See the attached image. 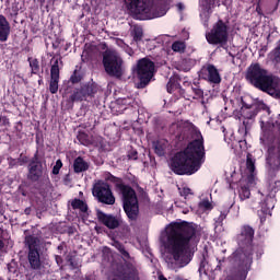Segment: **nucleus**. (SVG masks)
Segmentation results:
<instances>
[{"label": "nucleus", "mask_w": 280, "mask_h": 280, "mask_svg": "<svg viewBox=\"0 0 280 280\" xmlns=\"http://www.w3.org/2000/svg\"><path fill=\"white\" fill-rule=\"evenodd\" d=\"M255 229L248 224H244L240 228L235 242L237 248L229 257L232 266V275L237 280H246L248 272L253 266V255H255Z\"/></svg>", "instance_id": "1"}, {"label": "nucleus", "mask_w": 280, "mask_h": 280, "mask_svg": "<svg viewBox=\"0 0 280 280\" xmlns=\"http://www.w3.org/2000/svg\"><path fill=\"white\" fill-rule=\"evenodd\" d=\"M207 159L205 150V138L200 131L197 138L188 142L187 147L177 152L171 160V170L177 176H191L196 174Z\"/></svg>", "instance_id": "2"}, {"label": "nucleus", "mask_w": 280, "mask_h": 280, "mask_svg": "<svg viewBox=\"0 0 280 280\" xmlns=\"http://www.w3.org/2000/svg\"><path fill=\"white\" fill-rule=\"evenodd\" d=\"M191 242L198 244V230L195 223L187 221L170 223L165 248L174 261H180V258L189 250Z\"/></svg>", "instance_id": "3"}, {"label": "nucleus", "mask_w": 280, "mask_h": 280, "mask_svg": "<svg viewBox=\"0 0 280 280\" xmlns=\"http://www.w3.org/2000/svg\"><path fill=\"white\" fill-rule=\"evenodd\" d=\"M116 189L122 196L124 211L127 218L131 222H137L139 218V199H137V191L133 190L132 186L124 183L116 184Z\"/></svg>", "instance_id": "4"}, {"label": "nucleus", "mask_w": 280, "mask_h": 280, "mask_svg": "<svg viewBox=\"0 0 280 280\" xmlns=\"http://www.w3.org/2000/svg\"><path fill=\"white\" fill-rule=\"evenodd\" d=\"M103 67L105 73H107L109 78H116V80H121L126 72L124 59L115 50H106L103 52Z\"/></svg>", "instance_id": "5"}, {"label": "nucleus", "mask_w": 280, "mask_h": 280, "mask_svg": "<svg viewBox=\"0 0 280 280\" xmlns=\"http://www.w3.org/2000/svg\"><path fill=\"white\" fill-rule=\"evenodd\" d=\"M156 73V65L150 58L144 57L137 61L136 75L139 80L138 89H145Z\"/></svg>", "instance_id": "6"}, {"label": "nucleus", "mask_w": 280, "mask_h": 280, "mask_svg": "<svg viewBox=\"0 0 280 280\" xmlns=\"http://www.w3.org/2000/svg\"><path fill=\"white\" fill-rule=\"evenodd\" d=\"M97 91H100V85L95 82L82 83L77 88H73L68 93H71L67 98L68 104H75V102H89V100H93L95 95H97Z\"/></svg>", "instance_id": "7"}, {"label": "nucleus", "mask_w": 280, "mask_h": 280, "mask_svg": "<svg viewBox=\"0 0 280 280\" xmlns=\"http://www.w3.org/2000/svg\"><path fill=\"white\" fill-rule=\"evenodd\" d=\"M229 21L224 22L219 19L210 30L206 33V40L209 45H220L224 47L229 43Z\"/></svg>", "instance_id": "8"}, {"label": "nucleus", "mask_w": 280, "mask_h": 280, "mask_svg": "<svg viewBox=\"0 0 280 280\" xmlns=\"http://www.w3.org/2000/svg\"><path fill=\"white\" fill-rule=\"evenodd\" d=\"M127 10L133 14L135 19L143 21L145 19H158L161 16L159 13L154 12V7L148 4L143 0H124Z\"/></svg>", "instance_id": "9"}, {"label": "nucleus", "mask_w": 280, "mask_h": 280, "mask_svg": "<svg viewBox=\"0 0 280 280\" xmlns=\"http://www.w3.org/2000/svg\"><path fill=\"white\" fill-rule=\"evenodd\" d=\"M120 255L124 260V264L118 270L116 277L113 278L112 280H140L139 270L137 269L135 264L128 261V259H132L130 257V253H128V250L126 249H121Z\"/></svg>", "instance_id": "10"}, {"label": "nucleus", "mask_w": 280, "mask_h": 280, "mask_svg": "<svg viewBox=\"0 0 280 280\" xmlns=\"http://www.w3.org/2000/svg\"><path fill=\"white\" fill-rule=\"evenodd\" d=\"M270 72L259 62L249 65L245 72V80L254 89H259Z\"/></svg>", "instance_id": "11"}, {"label": "nucleus", "mask_w": 280, "mask_h": 280, "mask_svg": "<svg viewBox=\"0 0 280 280\" xmlns=\"http://www.w3.org/2000/svg\"><path fill=\"white\" fill-rule=\"evenodd\" d=\"M27 180H31V183H38L39 180L49 182V175H47V166L43 165V161L38 159V154H35L28 162Z\"/></svg>", "instance_id": "12"}, {"label": "nucleus", "mask_w": 280, "mask_h": 280, "mask_svg": "<svg viewBox=\"0 0 280 280\" xmlns=\"http://www.w3.org/2000/svg\"><path fill=\"white\" fill-rule=\"evenodd\" d=\"M25 244L28 246L27 259L32 270H40V244L38 237L28 235L25 237Z\"/></svg>", "instance_id": "13"}, {"label": "nucleus", "mask_w": 280, "mask_h": 280, "mask_svg": "<svg viewBox=\"0 0 280 280\" xmlns=\"http://www.w3.org/2000/svg\"><path fill=\"white\" fill-rule=\"evenodd\" d=\"M258 91L270 95L273 100H280V78L269 72L258 88Z\"/></svg>", "instance_id": "14"}, {"label": "nucleus", "mask_w": 280, "mask_h": 280, "mask_svg": "<svg viewBox=\"0 0 280 280\" xmlns=\"http://www.w3.org/2000/svg\"><path fill=\"white\" fill-rule=\"evenodd\" d=\"M92 194L94 198H97L98 202L103 205H114L115 203V195H113V190L110 189V185L106 182H98L93 186Z\"/></svg>", "instance_id": "15"}, {"label": "nucleus", "mask_w": 280, "mask_h": 280, "mask_svg": "<svg viewBox=\"0 0 280 280\" xmlns=\"http://www.w3.org/2000/svg\"><path fill=\"white\" fill-rule=\"evenodd\" d=\"M200 77L202 80L210 82V84H220V82H222L220 71H218V68L212 63H208L201 68Z\"/></svg>", "instance_id": "16"}, {"label": "nucleus", "mask_w": 280, "mask_h": 280, "mask_svg": "<svg viewBox=\"0 0 280 280\" xmlns=\"http://www.w3.org/2000/svg\"><path fill=\"white\" fill-rule=\"evenodd\" d=\"M96 218L101 224H104L109 230L119 229L121 225V221L119 218L113 215V214H106V212L102 210L96 211Z\"/></svg>", "instance_id": "17"}, {"label": "nucleus", "mask_w": 280, "mask_h": 280, "mask_svg": "<svg viewBox=\"0 0 280 280\" xmlns=\"http://www.w3.org/2000/svg\"><path fill=\"white\" fill-rule=\"evenodd\" d=\"M260 210H258V215L260 218V224L266 222V215L275 209V198L270 195H267L264 200L259 201Z\"/></svg>", "instance_id": "18"}, {"label": "nucleus", "mask_w": 280, "mask_h": 280, "mask_svg": "<svg viewBox=\"0 0 280 280\" xmlns=\"http://www.w3.org/2000/svg\"><path fill=\"white\" fill-rule=\"evenodd\" d=\"M180 82H183V79H180V75L174 74L173 77H171L166 84L167 93H174V91H178L179 93H185V90L183 89V86H180Z\"/></svg>", "instance_id": "19"}, {"label": "nucleus", "mask_w": 280, "mask_h": 280, "mask_svg": "<svg viewBox=\"0 0 280 280\" xmlns=\"http://www.w3.org/2000/svg\"><path fill=\"white\" fill-rule=\"evenodd\" d=\"M72 167L74 174H82L83 172H89L91 164H89L84 158L78 156L74 159Z\"/></svg>", "instance_id": "20"}, {"label": "nucleus", "mask_w": 280, "mask_h": 280, "mask_svg": "<svg viewBox=\"0 0 280 280\" xmlns=\"http://www.w3.org/2000/svg\"><path fill=\"white\" fill-rule=\"evenodd\" d=\"M8 36H10V22H8L5 16L0 14V42L5 43Z\"/></svg>", "instance_id": "21"}, {"label": "nucleus", "mask_w": 280, "mask_h": 280, "mask_svg": "<svg viewBox=\"0 0 280 280\" xmlns=\"http://www.w3.org/2000/svg\"><path fill=\"white\" fill-rule=\"evenodd\" d=\"M256 105H248L244 100H242V110L245 119H253L257 117V112H255Z\"/></svg>", "instance_id": "22"}, {"label": "nucleus", "mask_w": 280, "mask_h": 280, "mask_svg": "<svg viewBox=\"0 0 280 280\" xmlns=\"http://www.w3.org/2000/svg\"><path fill=\"white\" fill-rule=\"evenodd\" d=\"M77 139L79 141V143H81V145H85L86 148H89V145H93V137L89 136V133L84 132V131H79L77 135Z\"/></svg>", "instance_id": "23"}, {"label": "nucleus", "mask_w": 280, "mask_h": 280, "mask_svg": "<svg viewBox=\"0 0 280 280\" xmlns=\"http://www.w3.org/2000/svg\"><path fill=\"white\" fill-rule=\"evenodd\" d=\"M213 5H215V0H203L202 1V8H203V15L207 19V21H209V19H211V13L213 12L211 10V8H213Z\"/></svg>", "instance_id": "24"}, {"label": "nucleus", "mask_w": 280, "mask_h": 280, "mask_svg": "<svg viewBox=\"0 0 280 280\" xmlns=\"http://www.w3.org/2000/svg\"><path fill=\"white\" fill-rule=\"evenodd\" d=\"M71 207L74 210L79 209L81 213H86V211H89V205H86V202H84L82 199H78V198L73 199L71 201Z\"/></svg>", "instance_id": "25"}, {"label": "nucleus", "mask_w": 280, "mask_h": 280, "mask_svg": "<svg viewBox=\"0 0 280 280\" xmlns=\"http://www.w3.org/2000/svg\"><path fill=\"white\" fill-rule=\"evenodd\" d=\"M58 82H60V74H50L49 91L51 95L58 93Z\"/></svg>", "instance_id": "26"}, {"label": "nucleus", "mask_w": 280, "mask_h": 280, "mask_svg": "<svg viewBox=\"0 0 280 280\" xmlns=\"http://www.w3.org/2000/svg\"><path fill=\"white\" fill-rule=\"evenodd\" d=\"M27 61L31 67V73L33 75H38V73H40V63H39L38 59L28 57Z\"/></svg>", "instance_id": "27"}, {"label": "nucleus", "mask_w": 280, "mask_h": 280, "mask_svg": "<svg viewBox=\"0 0 280 280\" xmlns=\"http://www.w3.org/2000/svg\"><path fill=\"white\" fill-rule=\"evenodd\" d=\"M131 36L135 43H141V40H143V27L135 25L131 32Z\"/></svg>", "instance_id": "28"}, {"label": "nucleus", "mask_w": 280, "mask_h": 280, "mask_svg": "<svg viewBox=\"0 0 280 280\" xmlns=\"http://www.w3.org/2000/svg\"><path fill=\"white\" fill-rule=\"evenodd\" d=\"M51 62H52V66L50 68V75H60L59 62L62 65V59L61 58L58 59L56 57H52Z\"/></svg>", "instance_id": "29"}, {"label": "nucleus", "mask_w": 280, "mask_h": 280, "mask_svg": "<svg viewBox=\"0 0 280 280\" xmlns=\"http://www.w3.org/2000/svg\"><path fill=\"white\" fill-rule=\"evenodd\" d=\"M153 148H154V153L158 156H165V150H167L165 142L156 141L153 143Z\"/></svg>", "instance_id": "30"}, {"label": "nucleus", "mask_w": 280, "mask_h": 280, "mask_svg": "<svg viewBox=\"0 0 280 280\" xmlns=\"http://www.w3.org/2000/svg\"><path fill=\"white\" fill-rule=\"evenodd\" d=\"M172 49L177 54H185V50L187 49V45L185 44V42L177 40L172 44Z\"/></svg>", "instance_id": "31"}, {"label": "nucleus", "mask_w": 280, "mask_h": 280, "mask_svg": "<svg viewBox=\"0 0 280 280\" xmlns=\"http://www.w3.org/2000/svg\"><path fill=\"white\" fill-rule=\"evenodd\" d=\"M238 198L244 201L250 198V188L248 186H242L238 190Z\"/></svg>", "instance_id": "32"}, {"label": "nucleus", "mask_w": 280, "mask_h": 280, "mask_svg": "<svg viewBox=\"0 0 280 280\" xmlns=\"http://www.w3.org/2000/svg\"><path fill=\"white\" fill-rule=\"evenodd\" d=\"M246 170L249 172L250 176L255 174V160L250 154H248L246 159Z\"/></svg>", "instance_id": "33"}, {"label": "nucleus", "mask_w": 280, "mask_h": 280, "mask_svg": "<svg viewBox=\"0 0 280 280\" xmlns=\"http://www.w3.org/2000/svg\"><path fill=\"white\" fill-rule=\"evenodd\" d=\"M82 73L79 70H74L70 77V82L72 84H80V82H82Z\"/></svg>", "instance_id": "34"}, {"label": "nucleus", "mask_w": 280, "mask_h": 280, "mask_svg": "<svg viewBox=\"0 0 280 280\" xmlns=\"http://www.w3.org/2000/svg\"><path fill=\"white\" fill-rule=\"evenodd\" d=\"M8 10L11 12V16H16L19 14V2L14 0L10 3V5H7Z\"/></svg>", "instance_id": "35"}, {"label": "nucleus", "mask_w": 280, "mask_h": 280, "mask_svg": "<svg viewBox=\"0 0 280 280\" xmlns=\"http://www.w3.org/2000/svg\"><path fill=\"white\" fill-rule=\"evenodd\" d=\"M178 190H179V196L185 198V200H187L189 196H194V191H191V188L189 187L178 188Z\"/></svg>", "instance_id": "36"}, {"label": "nucleus", "mask_w": 280, "mask_h": 280, "mask_svg": "<svg viewBox=\"0 0 280 280\" xmlns=\"http://www.w3.org/2000/svg\"><path fill=\"white\" fill-rule=\"evenodd\" d=\"M191 91L194 93V100H201V97H205V91H202V89L196 86V88H191Z\"/></svg>", "instance_id": "37"}, {"label": "nucleus", "mask_w": 280, "mask_h": 280, "mask_svg": "<svg viewBox=\"0 0 280 280\" xmlns=\"http://www.w3.org/2000/svg\"><path fill=\"white\" fill-rule=\"evenodd\" d=\"M60 170H62V160H57L51 174H54V176H58V174H60Z\"/></svg>", "instance_id": "38"}, {"label": "nucleus", "mask_w": 280, "mask_h": 280, "mask_svg": "<svg viewBox=\"0 0 280 280\" xmlns=\"http://www.w3.org/2000/svg\"><path fill=\"white\" fill-rule=\"evenodd\" d=\"M199 207L206 211H211V209H213V205L209 202V199L200 201Z\"/></svg>", "instance_id": "39"}, {"label": "nucleus", "mask_w": 280, "mask_h": 280, "mask_svg": "<svg viewBox=\"0 0 280 280\" xmlns=\"http://www.w3.org/2000/svg\"><path fill=\"white\" fill-rule=\"evenodd\" d=\"M231 207H228L226 209L221 210V214L218 218V222H224L226 220V217L229 215V212L231 211Z\"/></svg>", "instance_id": "40"}, {"label": "nucleus", "mask_w": 280, "mask_h": 280, "mask_svg": "<svg viewBox=\"0 0 280 280\" xmlns=\"http://www.w3.org/2000/svg\"><path fill=\"white\" fill-rule=\"evenodd\" d=\"M117 45H124L126 46V54H128V56H135V50L132 48H130V46L126 45V43H124V39H117Z\"/></svg>", "instance_id": "41"}, {"label": "nucleus", "mask_w": 280, "mask_h": 280, "mask_svg": "<svg viewBox=\"0 0 280 280\" xmlns=\"http://www.w3.org/2000/svg\"><path fill=\"white\" fill-rule=\"evenodd\" d=\"M207 264H209L208 261H207V258L205 257V256H202V259H201V261H200V264H199V272H200V275H202V272H207Z\"/></svg>", "instance_id": "42"}, {"label": "nucleus", "mask_w": 280, "mask_h": 280, "mask_svg": "<svg viewBox=\"0 0 280 280\" xmlns=\"http://www.w3.org/2000/svg\"><path fill=\"white\" fill-rule=\"evenodd\" d=\"M131 102H132V98L130 97L117 100V104H121L122 106H130Z\"/></svg>", "instance_id": "43"}, {"label": "nucleus", "mask_w": 280, "mask_h": 280, "mask_svg": "<svg viewBox=\"0 0 280 280\" xmlns=\"http://www.w3.org/2000/svg\"><path fill=\"white\" fill-rule=\"evenodd\" d=\"M8 161H9V167L11 168L21 166V164L19 163V159L10 158L8 159Z\"/></svg>", "instance_id": "44"}, {"label": "nucleus", "mask_w": 280, "mask_h": 280, "mask_svg": "<svg viewBox=\"0 0 280 280\" xmlns=\"http://www.w3.org/2000/svg\"><path fill=\"white\" fill-rule=\"evenodd\" d=\"M20 166L25 165V163H30V158L27 155L20 154V158L18 159Z\"/></svg>", "instance_id": "45"}, {"label": "nucleus", "mask_w": 280, "mask_h": 280, "mask_svg": "<svg viewBox=\"0 0 280 280\" xmlns=\"http://www.w3.org/2000/svg\"><path fill=\"white\" fill-rule=\"evenodd\" d=\"M108 180H110L112 183H116V185H117L118 183H124V182L121 180V178L115 177L113 174L109 175Z\"/></svg>", "instance_id": "46"}, {"label": "nucleus", "mask_w": 280, "mask_h": 280, "mask_svg": "<svg viewBox=\"0 0 280 280\" xmlns=\"http://www.w3.org/2000/svg\"><path fill=\"white\" fill-rule=\"evenodd\" d=\"M129 159H132V161H137V159H139V152L137 151H131L128 154Z\"/></svg>", "instance_id": "47"}, {"label": "nucleus", "mask_w": 280, "mask_h": 280, "mask_svg": "<svg viewBox=\"0 0 280 280\" xmlns=\"http://www.w3.org/2000/svg\"><path fill=\"white\" fill-rule=\"evenodd\" d=\"M116 248L119 253H121V250L126 249V247L119 242H116Z\"/></svg>", "instance_id": "48"}, {"label": "nucleus", "mask_w": 280, "mask_h": 280, "mask_svg": "<svg viewBox=\"0 0 280 280\" xmlns=\"http://www.w3.org/2000/svg\"><path fill=\"white\" fill-rule=\"evenodd\" d=\"M225 259H218V265L215 267V270H222V264H224Z\"/></svg>", "instance_id": "49"}, {"label": "nucleus", "mask_w": 280, "mask_h": 280, "mask_svg": "<svg viewBox=\"0 0 280 280\" xmlns=\"http://www.w3.org/2000/svg\"><path fill=\"white\" fill-rule=\"evenodd\" d=\"M5 248V242H3V236H0V253Z\"/></svg>", "instance_id": "50"}, {"label": "nucleus", "mask_w": 280, "mask_h": 280, "mask_svg": "<svg viewBox=\"0 0 280 280\" xmlns=\"http://www.w3.org/2000/svg\"><path fill=\"white\" fill-rule=\"evenodd\" d=\"M24 213L25 215H30L32 213V208L31 207L25 208Z\"/></svg>", "instance_id": "51"}, {"label": "nucleus", "mask_w": 280, "mask_h": 280, "mask_svg": "<svg viewBox=\"0 0 280 280\" xmlns=\"http://www.w3.org/2000/svg\"><path fill=\"white\" fill-rule=\"evenodd\" d=\"M57 250H59V253H62V250H65V245H58Z\"/></svg>", "instance_id": "52"}, {"label": "nucleus", "mask_w": 280, "mask_h": 280, "mask_svg": "<svg viewBox=\"0 0 280 280\" xmlns=\"http://www.w3.org/2000/svg\"><path fill=\"white\" fill-rule=\"evenodd\" d=\"M47 0H37V3H39V5L40 7H43V5H45V2H46Z\"/></svg>", "instance_id": "53"}, {"label": "nucleus", "mask_w": 280, "mask_h": 280, "mask_svg": "<svg viewBox=\"0 0 280 280\" xmlns=\"http://www.w3.org/2000/svg\"><path fill=\"white\" fill-rule=\"evenodd\" d=\"M106 253H110V248H108V247H104V249H103V254H104V255H106Z\"/></svg>", "instance_id": "54"}, {"label": "nucleus", "mask_w": 280, "mask_h": 280, "mask_svg": "<svg viewBox=\"0 0 280 280\" xmlns=\"http://www.w3.org/2000/svg\"><path fill=\"white\" fill-rule=\"evenodd\" d=\"M256 12H257L258 14H261V7L257 5V7H256Z\"/></svg>", "instance_id": "55"}, {"label": "nucleus", "mask_w": 280, "mask_h": 280, "mask_svg": "<svg viewBox=\"0 0 280 280\" xmlns=\"http://www.w3.org/2000/svg\"><path fill=\"white\" fill-rule=\"evenodd\" d=\"M177 8H178L179 10H185V7L183 5V3H178V4H177Z\"/></svg>", "instance_id": "56"}, {"label": "nucleus", "mask_w": 280, "mask_h": 280, "mask_svg": "<svg viewBox=\"0 0 280 280\" xmlns=\"http://www.w3.org/2000/svg\"><path fill=\"white\" fill-rule=\"evenodd\" d=\"M12 2H14V0H5V5H10Z\"/></svg>", "instance_id": "57"}, {"label": "nucleus", "mask_w": 280, "mask_h": 280, "mask_svg": "<svg viewBox=\"0 0 280 280\" xmlns=\"http://www.w3.org/2000/svg\"><path fill=\"white\" fill-rule=\"evenodd\" d=\"M56 259H57V261H58V260L62 259V257L56 256Z\"/></svg>", "instance_id": "58"}, {"label": "nucleus", "mask_w": 280, "mask_h": 280, "mask_svg": "<svg viewBox=\"0 0 280 280\" xmlns=\"http://www.w3.org/2000/svg\"><path fill=\"white\" fill-rule=\"evenodd\" d=\"M187 264H189V261L185 262V264L182 265L180 267L183 268V267L187 266Z\"/></svg>", "instance_id": "59"}, {"label": "nucleus", "mask_w": 280, "mask_h": 280, "mask_svg": "<svg viewBox=\"0 0 280 280\" xmlns=\"http://www.w3.org/2000/svg\"><path fill=\"white\" fill-rule=\"evenodd\" d=\"M259 196H261V198H264V194H261L260 191H258Z\"/></svg>", "instance_id": "60"}, {"label": "nucleus", "mask_w": 280, "mask_h": 280, "mask_svg": "<svg viewBox=\"0 0 280 280\" xmlns=\"http://www.w3.org/2000/svg\"><path fill=\"white\" fill-rule=\"evenodd\" d=\"M22 196H27V194H25V191L22 192Z\"/></svg>", "instance_id": "61"}]
</instances>
